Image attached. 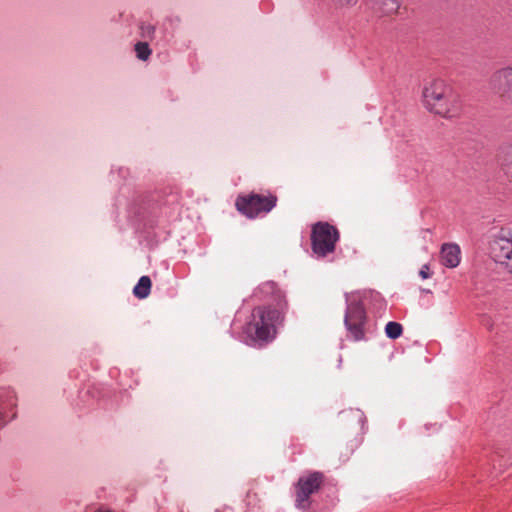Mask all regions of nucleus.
Here are the masks:
<instances>
[{"mask_svg":"<svg viewBox=\"0 0 512 512\" xmlns=\"http://www.w3.org/2000/svg\"><path fill=\"white\" fill-rule=\"evenodd\" d=\"M257 292L273 304L253 309L246 332L253 340L268 342L275 337L277 326L284 321L288 303L283 291L273 281L262 283Z\"/></svg>","mask_w":512,"mask_h":512,"instance_id":"1","label":"nucleus"},{"mask_svg":"<svg viewBox=\"0 0 512 512\" xmlns=\"http://www.w3.org/2000/svg\"><path fill=\"white\" fill-rule=\"evenodd\" d=\"M422 102L429 112L443 118L457 117L462 109L460 96L441 78L431 79L424 84Z\"/></svg>","mask_w":512,"mask_h":512,"instance_id":"2","label":"nucleus"},{"mask_svg":"<svg viewBox=\"0 0 512 512\" xmlns=\"http://www.w3.org/2000/svg\"><path fill=\"white\" fill-rule=\"evenodd\" d=\"M277 200V196L271 193L240 194L236 198L235 206L241 214L253 219L260 214L269 213L276 206Z\"/></svg>","mask_w":512,"mask_h":512,"instance_id":"3","label":"nucleus"},{"mask_svg":"<svg viewBox=\"0 0 512 512\" xmlns=\"http://www.w3.org/2000/svg\"><path fill=\"white\" fill-rule=\"evenodd\" d=\"M338 240L339 231L335 226L327 222H318L313 225L311 233L312 250L318 257H325L333 253Z\"/></svg>","mask_w":512,"mask_h":512,"instance_id":"4","label":"nucleus"},{"mask_svg":"<svg viewBox=\"0 0 512 512\" xmlns=\"http://www.w3.org/2000/svg\"><path fill=\"white\" fill-rule=\"evenodd\" d=\"M489 254L496 263L512 272V237L503 233L495 235L489 242Z\"/></svg>","mask_w":512,"mask_h":512,"instance_id":"5","label":"nucleus"},{"mask_svg":"<svg viewBox=\"0 0 512 512\" xmlns=\"http://www.w3.org/2000/svg\"><path fill=\"white\" fill-rule=\"evenodd\" d=\"M323 476L319 472L311 473L306 477H301L296 484L295 505L298 509L306 510L310 506V495L315 493L321 486Z\"/></svg>","mask_w":512,"mask_h":512,"instance_id":"6","label":"nucleus"},{"mask_svg":"<svg viewBox=\"0 0 512 512\" xmlns=\"http://www.w3.org/2000/svg\"><path fill=\"white\" fill-rule=\"evenodd\" d=\"M490 86L502 101L512 104V65L495 71Z\"/></svg>","mask_w":512,"mask_h":512,"instance_id":"7","label":"nucleus"},{"mask_svg":"<svg viewBox=\"0 0 512 512\" xmlns=\"http://www.w3.org/2000/svg\"><path fill=\"white\" fill-rule=\"evenodd\" d=\"M364 322L365 311L363 306L359 302H351L346 310L345 325L353 339L356 341L361 340L364 337Z\"/></svg>","mask_w":512,"mask_h":512,"instance_id":"8","label":"nucleus"},{"mask_svg":"<svg viewBox=\"0 0 512 512\" xmlns=\"http://www.w3.org/2000/svg\"><path fill=\"white\" fill-rule=\"evenodd\" d=\"M441 263L449 268H455L460 263V248L457 244L447 243L441 248Z\"/></svg>","mask_w":512,"mask_h":512,"instance_id":"9","label":"nucleus"},{"mask_svg":"<svg viewBox=\"0 0 512 512\" xmlns=\"http://www.w3.org/2000/svg\"><path fill=\"white\" fill-rule=\"evenodd\" d=\"M373 8L379 16L395 15L400 8V0H373Z\"/></svg>","mask_w":512,"mask_h":512,"instance_id":"10","label":"nucleus"},{"mask_svg":"<svg viewBox=\"0 0 512 512\" xmlns=\"http://www.w3.org/2000/svg\"><path fill=\"white\" fill-rule=\"evenodd\" d=\"M498 161L505 175L512 179V145L501 149Z\"/></svg>","mask_w":512,"mask_h":512,"instance_id":"11","label":"nucleus"},{"mask_svg":"<svg viewBox=\"0 0 512 512\" xmlns=\"http://www.w3.org/2000/svg\"><path fill=\"white\" fill-rule=\"evenodd\" d=\"M152 282L148 276H142L133 289V294L139 299H145L149 296Z\"/></svg>","mask_w":512,"mask_h":512,"instance_id":"12","label":"nucleus"},{"mask_svg":"<svg viewBox=\"0 0 512 512\" xmlns=\"http://www.w3.org/2000/svg\"><path fill=\"white\" fill-rule=\"evenodd\" d=\"M403 327L398 322L390 321L385 326V333L390 339H397L402 335Z\"/></svg>","mask_w":512,"mask_h":512,"instance_id":"13","label":"nucleus"},{"mask_svg":"<svg viewBox=\"0 0 512 512\" xmlns=\"http://www.w3.org/2000/svg\"><path fill=\"white\" fill-rule=\"evenodd\" d=\"M135 51L137 53V57L140 60H144L145 61L151 55V49L149 48V45L146 42H138L135 45Z\"/></svg>","mask_w":512,"mask_h":512,"instance_id":"14","label":"nucleus"},{"mask_svg":"<svg viewBox=\"0 0 512 512\" xmlns=\"http://www.w3.org/2000/svg\"><path fill=\"white\" fill-rule=\"evenodd\" d=\"M358 0H334L336 6L341 8H348L354 6Z\"/></svg>","mask_w":512,"mask_h":512,"instance_id":"15","label":"nucleus"},{"mask_svg":"<svg viewBox=\"0 0 512 512\" xmlns=\"http://www.w3.org/2000/svg\"><path fill=\"white\" fill-rule=\"evenodd\" d=\"M419 275L423 279H427L430 277L431 273H430L429 266L427 264L422 266V268L419 271Z\"/></svg>","mask_w":512,"mask_h":512,"instance_id":"16","label":"nucleus"},{"mask_svg":"<svg viewBox=\"0 0 512 512\" xmlns=\"http://www.w3.org/2000/svg\"><path fill=\"white\" fill-rule=\"evenodd\" d=\"M142 30L145 31L146 33L150 34V33H153L154 32V27L152 25H144L142 26Z\"/></svg>","mask_w":512,"mask_h":512,"instance_id":"17","label":"nucleus"},{"mask_svg":"<svg viewBox=\"0 0 512 512\" xmlns=\"http://www.w3.org/2000/svg\"><path fill=\"white\" fill-rule=\"evenodd\" d=\"M6 424V420L4 417L0 414V427L4 426Z\"/></svg>","mask_w":512,"mask_h":512,"instance_id":"18","label":"nucleus"},{"mask_svg":"<svg viewBox=\"0 0 512 512\" xmlns=\"http://www.w3.org/2000/svg\"><path fill=\"white\" fill-rule=\"evenodd\" d=\"M95 512H112V511L100 508V509L96 510Z\"/></svg>","mask_w":512,"mask_h":512,"instance_id":"19","label":"nucleus"},{"mask_svg":"<svg viewBox=\"0 0 512 512\" xmlns=\"http://www.w3.org/2000/svg\"><path fill=\"white\" fill-rule=\"evenodd\" d=\"M2 393L3 394H10V392H8V391H3Z\"/></svg>","mask_w":512,"mask_h":512,"instance_id":"20","label":"nucleus"}]
</instances>
